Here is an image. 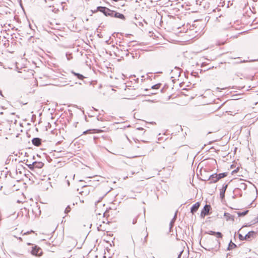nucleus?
Returning <instances> with one entry per match:
<instances>
[{"instance_id": "nucleus-1", "label": "nucleus", "mask_w": 258, "mask_h": 258, "mask_svg": "<svg viewBox=\"0 0 258 258\" xmlns=\"http://www.w3.org/2000/svg\"><path fill=\"white\" fill-rule=\"evenodd\" d=\"M209 241L210 242H212L213 243L215 244V246H210L207 245L206 247H204V249H205L206 250L208 251H217L219 249V248L220 247V243L218 240L211 239H210Z\"/></svg>"}, {"instance_id": "nucleus-2", "label": "nucleus", "mask_w": 258, "mask_h": 258, "mask_svg": "<svg viewBox=\"0 0 258 258\" xmlns=\"http://www.w3.org/2000/svg\"><path fill=\"white\" fill-rule=\"evenodd\" d=\"M106 16L119 18L123 20L125 19V16L123 14L116 12L114 11L111 10L109 9H108V11L107 12Z\"/></svg>"}, {"instance_id": "nucleus-3", "label": "nucleus", "mask_w": 258, "mask_h": 258, "mask_svg": "<svg viewBox=\"0 0 258 258\" xmlns=\"http://www.w3.org/2000/svg\"><path fill=\"white\" fill-rule=\"evenodd\" d=\"M106 16L119 18L123 20L125 19V16L123 14L116 12L114 11L111 10L109 9H108V11L107 12Z\"/></svg>"}, {"instance_id": "nucleus-4", "label": "nucleus", "mask_w": 258, "mask_h": 258, "mask_svg": "<svg viewBox=\"0 0 258 258\" xmlns=\"http://www.w3.org/2000/svg\"><path fill=\"white\" fill-rule=\"evenodd\" d=\"M29 168L31 170L35 168H41L44 166V163L41 162H33L32 164H27Z\"/></svg>"}, {"instance_id": "nucleus-5", "label": "nucleus", "mask_w": 258, "mask_h": 258, "mask_svg": "<svg viewBox=\"0 0 258 258\" xmlns=\"http://www.w3.org/2000/svg\"><path fill=\"white\" fill-rule=\"evenodd\" d=\"M211 209V206L209 205H206L201 213V216L202 218L205 217V216L209 215V211Z\"/></svg>"}, {"instance_id": "nucleus-6", "label": "nucleus", "mask_w": 258, "mask_h": 258, "mask_svg": "<svg viewBox=\"0 0 258 258\" xmlns=\"http://www.w3.org/2000/svg\"><path fill=\"white\" fill-rule=\"evenodd\" d=\"M42 253L41 249L37 247V246H35L32 248V249L31 250V253L33 255L38 256L41 254Z\"/></svg>"}, {"instance_id": "nucleus-7", "label": "nucleus", "mask_w": 258, "mask_h": 258, "mask_svg": "<svg viewBox=\"0 0 258 258\" xmlns=\"http://www.w3.org/2000/svg\"><path fill=\"white\" fill-rule=\"evenodd\" d=\"M97 11L102 13L105 16H106L108 8L105 7L99 6L97 7Z\"/></svg>"}, {"instance_id": "nucleus-8", "label": "nucleus", "mask_w": 258, "mask_h": 258, "mask_svg": "<svg viewBox=\"0 0 258 258\" xmlns=\"http://www.w3.org/2000/svg\"><path fill=\"white\" fill-rule=\"evenodd\" d=\"M255 235V232L251 231L248 232L244 236V238L246 240H250L251 238H253L254 236Z\"/></svg>"}, {"instance_id": "nucleus-9", "label": "nucleus", "mask_w": 258, "mask_h": 258, "mask_svg": "<svg viewBox=\"0 0 258 258\" xmlns=\"http://www.w3.org/2000/svg\"><path fill=\"white\" fill-rule=\"evenodd\" d=\"M200 206V203L199 202H197L195 204L192 205L190 209L191 213H192V214H194L195 212H196L198 209L199 208Z\"/></svg>"}, {"instance_id": "nucleus-10", "label": "nucleus", "mask_w": 258, "mask_h": 258, "mask_svg": "<svg viewBox=\"0 0 258 258\" xmlns=\"http://www.w3.org/2000/svg\"><path fill=\"white\" fill-rule=\"evenodd\" d=\"M32 142L34 146L38 147L41 144V139L39 138H35L32 139Z\"/></svg>"}, {"instance_id": "nucleus-11", "label": "nucleus", "mask_w": 258, "mask_h": 258, "mask_svg": "<svg viewBox=\"0 0 258 258\" xmlns=\"http://www.w3.org/2000/svg\"><path fill=\"white\" fill-rule=\"evenodd\" d=\"M218 177L217 173H215V174H213L211 175L209 178V180H211V181L210 182V183L217 182L218 181H216L215 179H216V178H218Z\"/></svg>"}, {"instance_id": "nucleus-12", "label": "nucleus", "mask_w": 258, "mask_h": 258, "mask_svg": "<svg viewBox=\"0 0 258 258\" xmlns=\"http://www.w3.org/2000/svg\"><path fill=\"white\" fill-rule=\"evenodd\" d=\"M237 247V245L232 242L231 240L229 243L228 246L227 247V250H230L233 249Z\"/></svg>"}, {"instance_id": "nucleus-13", "label": "nucleus", "mask_w": 258, "mask_h": 258, "mask_svg": "<svg viewBox=\"0 0 258 258\" xmlns=\"http://www.w3.org/2000/svg\"><path fill=\"white\" fill-rule=\"evenodd\" d=\"M71 73L76 77H77L80 80H83L85 77L79 73H75L73 71L71 72Z\"/></svg>"}, {"instance_id": "nucleus-14", "label": "nucleus", "mask_w": 258, "mask_h": 258, "mask_svg": "<svg viewBox=\"0 0 258 258\" xmlns=\"http://www.w3.org/2000/svg\"><path fill=\"white\" fill-rule=\"evenodd\" d=\"M217 175L218 177L215 179L216 181H218L219 179L227 176V173L226 172H224L218 174H217Z\"/></svg>"}, {"instance_id": "nucleus-15", "label": "nucleus", "mask_w": 258, "mask_h": 258, "mask_svg": "<svg viewBox=\"0 0 258 258\" xmlns=\"http://www.w3.org/2000/svg\"><path fill=\"white\" fill-rule=\"evenodd\" d=\"M176 216H177V213L176 212L175 213L174 217L173 218V219H172V220L171 221V222L170 223V228H171L173 227V226L174 225V222H175V221L176 219Z\"/></svg>"}, {"instance_id": "nucleus-16", "label": "nucleus", "mask_w": 258, "mask_h": 258, "mask_svg": "<svg viewBox=\"0 0 258 258\" xmlns=\"http://www.w3.org/2000/svg\"><path fill=\"white\" fill-rule=\"evenodd\" d=\"M225 191H226V190H223V189H220V198L222 199H223L225 197Z\"/></svg>"}, {"instance_id": "nucleus-17", "label": "nucleus", "mask_w": 258, "mask_h": 258, "mask_svg": "<svg viewBox=\"0 0 258 258\" xmlns=\"http://www.w3.org/2000/svg\"><path fill=\"white\" fill-rule=\"evenodd\" d=\"M248 212V210H246V211H245L242 212H239L238 213V216H244L246 215Z\"/></svg>"}, {"instance_id": "nucleus-18", "label": "nucleus", "mask_w": 258, "mask_h": 258, "mask_svg": "<svg viewBox=\"0 0 258 258\" xmlns=\"http://www.w3.org/2000/svg\"><path fill=\"white\" fill-rule=\"evenodd\" d=\"M161 85V84H155V85L152 86L151 87V88L153 89H158L160 87Z\"/></svg>"}, {"instance_id": "nucleus-19", "label": "nucleus", "mask_w": 258, "mask_h": 258, "mask_svg": "<svg viewBox=\"0 0 258 258\" xmlns=\"http://www.w3.org/2000/svg\"><path fill=\"white\" fill-rule=\"evenodd\" d=\"M66 55L67 58L68 60H70L73 58V56L71 53H69L67 52V53H66Z\"/></svg>"}, {"instance_id": "nucleus-20", "label": "nucleus", "mask_w": 258, "mask_h": 258, "mask_svg": "<svg viewBox=\"0 0 258 258\" xmlns=\"http://www.w3.org/2000/svg\"><path fill=\"white\" fill-rule=\"evenodd\" d=\"M215 235H216L217 238H222L223 236L222 234L220 232H216Z\"/></svg>"}, {"instance_id": "nucleus-21", "label": "nucleus", "mask_w": 258, "mask_h": 258, "mask_svg": "<svg viewBox=\"0 0 258 258\" xmlns=\"http://www.w3.org/2000/svg\"><path fill=\"white\" fill-rule=\"evenodd\" d=\"M71 211V208L70 206H68L64 210V213L66 214L69 213Z\"/></svg>"}, {"instance_id": "nucleus-22", "label": "nucleus", "mask_w": 258, "mask_h": 258, "mask_svg": "<svg viewBox=\"0 0 258 258\" xmlns=\"http://www.w3.org/2000/svg\"><path fill=\"white\" fill-rule=\"evenodd\" d=\"M224 216L226 217L227 220H228L229 219H230V217H231V215L228 213H225Z\"/></svg>"}, {"instance_id": "nucleus-23", "label": "nucleus", "mask_w": 258, "mask_h": 258, "mask_svg": "<svg viewBox=\"0 0 258 258\" xmlns=\"http://www.w3.org/2000/svg\"><path fill=\"white\" fill-rule=\"evenodd\" d=\"M238 237H239V239L241 240H245V239L244 238V236H243L241 234H239Z\"/></svg>"}, {"instance_id": "nucleus-24", "label": "nucleus", "mask_w": 258, "mask_h": 258, "mask_svg": "<svg viewBox=\"0 0 258 258\" xmlns=\"http://www.w3.org/2000/svg\"><path fill=\"white\" fill-rule=\"evenodd\" d=\"M208 234L211 235H215L216 234V232L213 231H209Z\"/></svg>"}, {"instance_id": "nucleus-25", "label": "nucleus", "mask_w": 258, "mask_h": 258, "mask_svg": "<svg viewBox=\"0 0 258 258\" xmlns=\"http://www.w3.org/2000/svg\"><path fill=\"white\" fill-rule=\"evenodd\" d=\"M113 208H114V207H110L109 208V209H108V210H106V211L105 212V213H104V214H107V213H109V211H110V210H112V209H113Z\"/></svg>"}, {"instance_id": "nucleus-26", "label": "nucleus", "mask_w": 258, "mask_h": 258, "mask_svg": "<svg viewBox=\"0 0 258 258\" xmlns=\"http://www.w3.org/2000/svg\"><path fill=\"white\" fill-rule=\"evenodd\" d=\"M137 216L136 217H135V218L133 220L132 224H135L137 223Z\"/></svg>"}, {"instance_id": "nucleus-27", "label": "nucleus", "mask_w": 258, "mask_h": 258, "mask_svg": "<svg viewBox=\"0 0 258 258\" xmlns=\"http://www.w3.org/2000/svg\"><path fill=\"white\" fill-rule=\"evenodd\" d=\"M227 186H228V184H224L223 185V187H222V188L221 189H223V190H226L227 188Z\"/></svg>"}, {"instance_id": "nucleus-28", "label": "nucleus", "mask_w": 258, "mask_h": 258, "mask_svg": "<svg viewBox=\"0 0 258 258\" xmlns=\"http://www.w3.org/2000/svg\"><path fill=\"white\" fill-rule=\"evenodd\" d=\"M253 223H256L258 222V217L255 218L253 220Z\"/></svg>"}, {"instance_id": "nucleus-29", "label": "nucleus", "mask_w": 258, "mask_h": 258, "mask_svg": "<svg viewBox=\"0 0 258 258\" xmlns=\"http://www.w3.org/2000/svg\"><path fill=\"white\" fill-rule=\"evenodd\" d=\"M91 130H87V131H84V132H83V134L85 135V134H87V133H90V132H91Z\"/></svg>"}, {"instance_id": "nucleus-30", "label": "nucleus", "mask_w": 258, "mask_h": 258, "mask_svg": "<svg viewBox=\"0 0 258 258\" xmlns=\"http://www.w3.org/2000/svg\"><path fill=\"white\" fill-rule=\"evenodd\" d=\"M241 187H243L244 188H246V184L244 183H242L241 184Z\"/></svg>"}, {"instance_id": "nucleus-31", "label": "nucleus", "mask_w": 258, "mask_h": 258, "mask_svg": "<svg viewBox=\"0 0 258 258\" xmlns=\"http://www.w3.org/2000/svg\"><path fill=\"white\" fill-rule=\"evenodd\" d=\"M148 236V234L147 233V234H146V236L145 237V239H144V242H146V241H147V238Z\"/></svg>"}, {"instance_id": "nucleus-32", "label": "nucleus", "mask_w": 258, "mask_h": 258, "mask_svg": "<svg viewBox=\"0 0 258 258\" xmlns=\"http://www.w3.org/2000/svg\"><path fill=\"white\" fill-rule=\"evenodd\" d=\"M225 41H222L221 42H219L218 44L220 45H221V44H225Z\"/></svg>"}, {"instance_id": "nucleus-33", "label": "nucleus", "mask_w": 258, "mask_h": 258, "mask_svg": "<svg viewBox=\"0 0 258 258\" xmlns=\"http://www.w3.org/2000/svg\"><path fill=\"white\" fill-rule=\"evenodd\" d=\"M245 61H246L245 60H240V61H238V62H236V63H242V62H244Z\"/></svg>"}, {"instance_id": "nucleus-34", "label": "nucleus", "mask_w": 258, "mask_h": 258, "mask_svg": "<svg viewBox=\"0 0 258 258\" xmlns=\"http://www.w3.org/2000/svg\"><path fill=\"white\" fill-rule=\"evenodd\" d=\"M181 253H182V251H181V252H180V253L179 254V255H178V258H180V256H181Z\"/></svg>"}, {"instance_id": "nucleus-35", "label": "nucleus", "mask_w": 258, "mask_h": 258, "mask_svg": "<svg viewBox=\"0 0 258 258\" xmlns=\"http://www.w3.org/2000/svg\"><path fill=\"white\" fill-rule=\"evenodd\" d=\"M0 95L2 96H3V94H2V92L1 90H0Z\"/></svg>"}, {"instance_id": "nucleus-36", "label": "nucleus", "mask_w": 258, "mask_h": 258, "mask_svg": "<svg viewBox=\"0 0 258 258\" xmlns=\"http://www.w3.org/2000/svg\"><path fill=\"white\" fill-rule=\"evenodd\" d=\"M68 185H70V182L69 181H68Z\"/></svg>"}, {"instance_id": "nucleus-37", "label": "nucleus", "mask_w": 258, "mask_h": 258, "mask_svg": "<svg viewBox=\"0 0 258 258\" xmlns=\"http://www.w3.org/2000/svg\"><path fill=\"white\" fill-rule=\"evenodd\" d=\"M228 256H229V254H227V257H228Z\"/></svg>"}, {"instance_id": "nucleus-38", "label": "nucleus", "mask_w": 258, "mask_h": 258, "mask_svg": "<svg viewBox=\"0 0 258 258\" xmlns=\"http://www.w3.org/2000/svg\"><path fill=\"white\" fill-rule=\"evenodd\" d=\"M228 256H229V254H227V257H228Z\"/></svg>"}]
</instances>
